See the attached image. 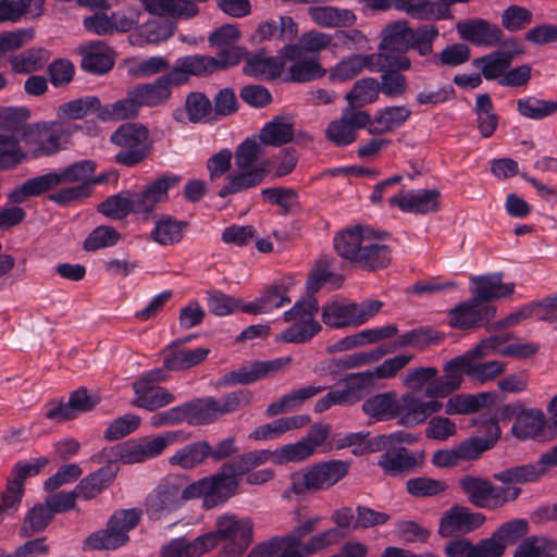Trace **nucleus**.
Segmentation results:
<instances>
[{
  "label": "nucleus",
  "instance_id": "obj_24",
  "mask_svg": "<svg viewBox=\"0 0 557 557\" xmlns=\"http://www.w3.org/2000/svg\"><path fill=\"white\" fill-rule=\"evenodd\" d=\"M484 520V516L480 512H472L462 506H454L442 517L438 532L444 537L469 533L482 525Z\"/></svg>",
  "mask_w": 557,
  "mask_h": 557
},
{
  "label": "nucleus",
  "instance_id": "obj_57",
  "mask_svg": "<svg viewBox=\"0 0 557 557\" xmlns=\"http://www.w3.org/2000/svg\"><path fill=\"white\" fill-rule=\"evenodd\" d=\"M478 128L484 138L491 137L497 128L498 115L493 109V102L487 94H481L475 100Z\"/></svg>",
  "mask_w": 557,
  "mask_h": 557
},
{
  "label": "nucleus",
  "instance_id": "obj_32",
  "mask_svg": "<svg viewBox=\"0 0 557 557\" xmlns=\"http://www.w3.org/2000/svg\"><path fill=\"white\" fill-rule=\"evenodd\" d=\"M133 389L136 397L132 404L148 411H156L175 400V396L162 386H148L143 382L133 383Z\"/></svg>",
  "mask_w": 557,
  "mask_h": 557
},
{
  "label": "nucleus",
  "instance_id": "obj_25",
  "mask_svg": "<svg viewBox=\"0 0 557 557\" xmlns=\"http://www.w3.org/2000/svg\"><path fill=\"white\" fill-rule=\"evenodd\" d=\"M470 292L476 301H490L505 298L515 292V283H503L502 273H491L470 277Z\"/></svg>",
  "mask_w": 557,
  "mask_h": 557
},
{
  "label": "nucleus",
  "instance_id": "obj_58",
  "mask_svg": "<svg viewBox=\"0 0 557 557\" xmlns=\"http://www.w3.org/2000/svg\"><path fill=\"white\" fill-rule=\"evenodd\" d=\"M101 109V102L98 97L86 96L61 104L58 112L61 116L78 120L92 113L98 114Z\"/></svg>",
  "mask_w": 557,
  "mask_h": 557
},
{
  "label": "nucleus",
  "instance_id": "obj_47",
  "mask_svg": "<svg viewBox=\"0 0 557 557\" xmlns=\"http://www.w3.org/2000/svg\"><path fill=\"white\" fill-rule=\"evenodd\" d=\"M144 9L151 14L193 17L198 8L186 0H138Z\"/></svg>",
  "mask_w": 557,
  "mask_h": 557
},
{
  "label": "nucleus",
  "instance_id": "obj_7",
  "mask_svg": "<svg viewBox=\"0 0 557 557\" xmlns=\"http://www.w3.org/2000/svg\"><path fill=\"white\" fill-rule=\"evenodd\" d=\"M348 463L331 460L315 463L292 474L290 490L296 495L329 490L348 473Z\"/></svg>",
  "mask_w": 557,
  "mask_h": 557
},
{
  "label": "nucleus",
  "instance_id": "obj_22",
  "mask_svg": "<svg viewBox=\"0 0 557 557\" xmlns=\"http://www.w3.org/2000/svg\"><path fill=\"white\" fill-rule=\"evenodd\" d=\"M459 36L475 46L493 47L497 45L503 37V32L498 25L484 18H468L456 24Z\"/></svg>",
  "mask_w": 557,
  "mask_h": 557
},
{
  "label": "nucleus",
  "instance_id": "obj_26",
  "mask_svg": "<svg viewBox=\"0 0 557 557\" xmlns=\"http://www.w3.org/2000/svg\"><path fill=\"white\" fill-rule=\"evenodd\" d=\"M188 338L178 339L164 349L163 366L170 371H182L194 368L207 359L210 348H186L182 344Z\"/></svg>",
  "mask_w": 557,
  "mask_h": 557
},
{
  "label": "nucleus",
  "instance_id": "obj_23",
  "mask_svg": "<svg viewBox=\"0 0 557 557\" xmlns=\"http://www.w3.org/2000/svg\"><path fill=\"white\" fill-rule=\"evenodd\" d=\"M495 312L494 306L472 298L449 312V323L454 327L466 330L488 322Z\"/></svg>",
  "mask_w": 557,
  "mask_h": 557
},
{
  "label": "nucleus",
  "instance_id": "obj_21",
  "mask_svg": "<svg viewBox=\"0 0 557 557\" xmlns=\"http://www.w3.org/2000/svg\"><path fill=\"white\" fill-rule=\"evenodd\" d=\"M557 467V445L541 455L536 463L506 469L494 474L503 483H525L537 480L548 468Z\"/></svg>",
  "mask_w": 557,
  "mask_h": 557
},
{
  "label": "nucleus",
  "instance_id": "obj_3",
  "mask_svg": "<svg viewBox=\"0 0 557 557\" xmlns=\"http://www.w3.org/2000/svg\"><path fill=\"white\" fill-rule=\"evenodd\" d=\"M96 164L91 160H81L66 166L61 172H49L26 180L9 193V199L14 203H23L27 199L38 197L60 184L90 182Z\"/></svg>",
  "mask_w": 557,
  "mask_h": 557
},
{
  "label": "nucleus",
  "instance_id": "obj_39",
  "mask_svg": "<svg viewBox=\"0 0 557 557\" xmlns=\"http://www.w3.org/2000/svg\"><path fill=\"white\" fill-rule=\"evenodd\" d=\"M308 14L317 25L325 28L349 27L356 22L352 11L331 5L310 7Z\"/></svg>",
  "mask_w": 557,
  "mask_h": 557
},
{
  "label": "nucleus",
  "instance_id": "obj_60",
  "mask_svg": "<svg viewBox=\"0 0 557 557\" xmlns=\"http://www.w3.org/2000/svg\"><path fill=\"white\" fill-rule=\"evenodd\" d=\"M556 548L545 536H529L518 545L513 557H554Z\"/></svg>",
  "mask_w": 557,
  "mask_h": 557
},
{
  "label": "nucleus",
  "instance_id": "obj_18",
  "mask_svg": "<svg viewBox=\"0 0 557 557\" xmlns=\"http://www.w3.org/2000/svg\"><path fill=\"white\" fill-rule=\"evenodd\" d=\"M504 45L508 48L507 50L493 51L473 61V65L481 71L483 77L487 81L497 78L500 81L510 67L515 57L524 52L517 39H508Z\"/></svg>",
  "mask_w": 557,
  "mask_h": 557
},
{
  "label": "nucleus",
  "instance_id": "obj_40",
  "mask_svg": "<svg viewBox=\"0 0 557 557\" xmlns=\"http://www.w3.org/2000/svg\"><path fill=\"white\" fill-rule=\"evenodd\" d=\"M500 436V428L494 420H488L486 437H471L457 447V454L461 460H475L493 447Z\"/></svg>",
  "mask_w": 557,
  "mask_h": 557
},
{
  "label": "nucleus",
  "instance_id": "obj_34",
  "mask_svg": "<svg viewBox=\"0 0 557 557\" xmlns=\"http://www.w3.org/2000/svg\"><path fill=\"white\" fill-rule=\"evenodd\" d=\"M310 422L308 414H297L276 419L256 428L249 435L255 441H269L284 433L306 426Z\"/></svg>",
  "mask_w": 557,
  "mask_h": 557
},
{
  "label": "nucleus",
  "instance_id": "obj_29",
  "mask_svg": "<svg viewBox=\"0 0 557 557\" xmlns=\"http://www.w3.org/2000/svg\"><path fill=\"white\" fill-rule=\"evenodd\" d=\"M119 466L109 462L81 480L75 486V493L78 494V498L92 499L114 481Z\"/></svg>",
  "mask_w": 557,
  "mask_h": 557
},
{
  "label": "nucleus",
  "instance_id": "obj_54",
  "mask_svg": "<svg viewBox=\"0 0 557 557\" xmlns=\"http://www.w3.org/2000/svg\"><path fill=\"white\" fill-rule=\"evenodd\" d=\"M29 111L21 107H0V134L22 137L28 126Z\"/></svg>",
  "mask_w": 557,
  "mask_h": 557
},
{
  "label": "nucleus",
  "instance_id": "obj_63",
  "mask_svg": "<svg viewBox=\"0 0 557 557\" xmlns=\"http://www.w3.org/2000/svg\"><path fill=\"white\" fill-rule=\"evenodd\" d=\"M253 394L248 389H237L223 396L221 399L213 398V412L216 419L221 416L232 413L248 406L252 401Z\"/></svg>",
  "mask_w": 557,
  "mask_h": 557
},
{
  "label": "nucleus",
  "instance_id": "obj_38",
  "mask_svg": "<svg viewBox=\"0 0 557 557\" xmlns=\"http://www.w3.org/2000/svg\"><path fill=\"white\" fill-rule=\"evenodd\" d=\"M324 389V386L314 385H307L297 389H293L280 397L277 400L271 403L265 409V416L271 418L292 411Z\"/></svg>",
  "mask_w": 557,
  "mask_h": 557
},
{
  "label": "nucleus",
  "instance_id": "obj_42",
  "mask_svg": "<svg viewBox=\"0 0 557 557\" xmlns=\"http://www.w3.org/2000/svg\"><path fill=\"white\" fill-rule=\"evenodd\" d=\"M410 115L411 110L405 104L385 107L379 110L369 123V132L376 134L393 132L401 127Z\"/></svg>",
  "mask_w": 557,
  "mask_h": 557
},
{
  "label": "nucleus",
  "instance_id": "obj_4",
  "mask_svg": "<svg viewBox=\"0 0 557 557\" xmlns=\"http://www.w3.org/2000/svg\"><path fill=\"white\" fill-rule=\"evenodd\" d=\"M79 125L65 122H41L28 125L22 134L28 159L50 157L66 148Z\"/></svg>",
  "mask_w": 557,
  "mask_h": 557
},
{
  "label": "nucleus",
  "instance_id": "obj_28",
  "mask_svg": "<svg viewBox=\"0 0 557 557\" xmlns=\"http://www.w3.org/2000/svg\"><path fill=\"white\" fill-rule=\"evenodd\" d=\"M285 57L293 61L288 69L290 81L305 83L325 74L319 62L313 58L304 57V52L298 46H288L285 48Z\"/></svg>",
  "mask_w": 557,
  "mask_h": 557
},
{
  "label": "nucleus",
  "instance_id": "obj_6",
  "mask_svg": "<svg viewBox=\"0 0 557 557\" xmlns=\"http://www.w3.org/2000/svg\"><path fill=\"white\" fill-rule=\"evenodd\" d=\"M348 463L331 460L315 463L292 474L290 490L296 495L329 490L348 473Z\"/></svg>",
  "mask_w": 557,
  "mask_h": 557
},
{
  "label": "nucleus",
  "instance_id": "obj_13",
  "mask_svg": "<svg viewBox=\"0 0 557 557\" xmlns=\"http://www.w3.org/2000/svg\"><path fill=\"white\" fill-rule=\"evenodd\" d=\"M227 470L189 484L187 491L193 498L202 497L203 506L213 508L227 502L237 493L238 481Z\"/></svg>",
  "mask_w": 557,
  "mask_h": 557
},
{
  "label": "nucleus",
  "instance_id": "obj_62",
  "mask_svg": "<svg viewBox=\"0 0 557 557\" xmlns=\"http://www.w3.org/2000/svg\"><path fill=\"white\" fill-rule=\"evenodd\" d=\"M267 376L263 361H256L249 366L242 367L225 374L219 382V385H246L262 380Z\"/></svg>",
  "mask_w": 557,
  "mask_h": 557
},
{
  "label": "nucleus",
  "instance_id": "obj_17",
  "mask_svg": "<svg viewBox=\"0 0 557 557\" xmlns=\"http://www.w3.org/2000/svg\"><path fill=\"white\" fill-rule=\"evenodd\" d=\"M443 409V404L437 398H429L422 400L412 392H407L398 398V412L397 418L399 424L404 426H416L422 424L432 414L440 412Z\"/></svg>",
  "mask_w": 557,
  "mask_h": 557
},
{
  "label": "nucleus",
  "instance_id": "obj_14",
  "mask_svg": "<svg viewBox=\"0 0 557 557\" xmlns=\"http://www.w3.org/2000/svg\"><path fill=\"white\" fill-rule=\"evenodd\" d=\"M505 336H491L481 341L474 348L467 351L470 355L468 376L483 384L502 374L506 367L500 361L480 362L481 359L497 354L498 344H505Z\"/></svg>",
  "mask_w": 557,
  "mask_h": 557
},
{
  "label": "nucleus",
  "instance_id": "obj_35",
  "mask_svg": "<svg viewBox=\"0 0 557 557\" xmlns=\"http://www.w3.org/2000/svg\"><path fill=\"white\" fill-rule=\"evenodd\" d=\"M187 226L188 222L163 214L156 221L150 238L161 246H173L182 242Z\"/></svg>",
  "mask_w": 557,
  "mask_h": 557
},
{
  "label": "nucleus",
  "instance_id": "obj_45",
  "mask_svg": "<svg viewBox=\"0 0 557 557\" xmlns=\"http://www.w3.org/2000/svg\"><path fill=\"white\" fill-rule=\"evenodd\" d=\"M211 453V446L206 441L195 442L183 446L169 459L172 466L182 469H193L201 465Z\"/></svg>",
  "mask_w": 557,
  "mask_h": 557
},
{
  "label": "nucleus",
  "instance_id": "obj_15",
  "mask_svg": "<svg viewBox=\"0 0 557 557\" xmlns=\"http://www.w3.org/2000/svg\"><path fill=\"white\" fill-rule=\"evenodd\" d=\"M370 122L371 116L367 111L347 106L342 111L341 117L329 124L325 135L336 146H348L356 140L357 131L366 127Z\"/></svg>",
  "mask_w": 557,
  "mask_h": 557
},
{
  "label": "nucleus",
  "instance_id": "obj_61",
  "mask_svg": "<svg viewBox=\"0 0 557 557\" xmlns=\"http://www.w3.org/2000/svg\"><path fill=\"white\" fill-rule=\"evenodd\" d=\"M518 112L531 120H541L554 114L557 111V102L554 100H544L536 97H527L518 99Z\"/></svg>",
  "mask_w": 557,
  "mask_h": 557
},
{
  "label": "nucleus",
  "instance_id": "obj_12",
  "mask_svg": "<svg viewBox=\"0 0 557 557\" xmlns=\"http://www.w3.org/2000/svg\"><path fill=\"white\" fill-rule=\"evenodd\" d=\"M253 522L249 518H237L235 515H224L218 518L216 529L207 535H213L214 546L221 540H227L222 548V557H238L251 544Z\"/></svg>",
  "mask_w": 557,
  "mask_h": 557
},
{
  "label": "nucleus",
  "instance_id": "obj_43",
  "mask_svg": "<svg viewBox=\"0 0 557 557\" xmlns=\"http://www.w3.org/2000/svg\"><path fill=\"white\" fill-rule=\"evenodd\" d=\"M294 138V123L287 116H276L267 123L260 132L257 141L265 146H283Z\"/></svg>",
  "mask_w": 557,
  "mask_h": 557
},
{
  "label": "nucleus",
  "instance_id": "obj_37",
  "mask_svg": "<svg viewBox=\"0 0 557 557\" xmlns=\"http://www.w3.org/2000/svg\"><path fill=\"white\" fill-rule=\"evenodd\" d=\"M324 389V386L314 385H307L297 389H293L280 397L277 400L271 403L265 409V416L271 418L292 411Z\"/></svg>",
  "mask_w": 557,
  "mask_h": 557
},
{
  "label": "nucleus",
  "instance_id": "obj_44",
  "mask_svg": "<svg viewBox=\"0 0 557 557\" xmlns=\"http://www.w3.org/2000/svg\"><path fill=\"white\" fill-rule=\"evenodd\" d=\"M395 7L411 17L423 21L451 17L450 10L446 7L435 9V3L431 0H395Z\"/></svg>",
  "mask_w": 557,
  "mask_h": 557
},
{
  "label": "nucleus",
  "instance_id": "obj_64",
  "mask_svg": "<svg viewBox=\"0 0 557 557\" xmlns=\"http://www.w3.org/2000/svg\"><path fill=\"white\" fill-rule=\"evenodd\" d=\"M293 286L292 278H283L280 283L270 285L259 296L267 313L289 304L288 290Z\"/></svg>",
  "mask_w": 557,
  "mask_h": 557
},
{
  "label": "nucleus",
  "instance_id": "obj_9",
  "mask_svg": "<svg viewBox=\"0 0 557 557\" xmlns=\"http://www.w3.org/2000/svg\"><path fill=\"white\" fill-rule=\"evenodd\" d=\"M319 306L314 298L297 301L293 308L285 311L283 319L293 324L276 336L277 342L302 344L309 342L321 331L315 320Z\"/></svg>",
  "mask_w": 557,
  "mask_h": 557
},
{
  "label": "nucleus",
  "instance_id": "obj_55",
  "mask_svg": "<svg viewBox=\"0 0 557 557\" xmlns=\"http://www.w3.org/2000/svg\"><path fill=\"white\" fill-rule=\"evenodd\" d=\"M52 519V511L46 503L37 504L24 517L18 534L21 537H30L42 532Z\"/></svg>",
  "mask_w": 557,
  "mask_h": 557
},
{
  "label": "nucleus",
  "instance_id": "obj_50",
  "mask_svg": "<svg viewBox=\"0 0 557 557\" xmlns=\"http://www.w3.org/2000/svg\"><path fill=\"white\" fill-rule=\"evenodd\" d=\"M22 137L0 134V170H9L28 160V153L21 146Z\"/></svg>",
  "mask_w": 557,
  "mask_h": 557
},
{
  "label": "nucleus",
  "instance_id": "obj_20",
  "mask_svg": "<svg viewBox=\"0 0 557 557\" xmlns=\"http://www.w3.org/2000/svg\"><path fill=\"white\" fill-rule=\"evenodd\" d=\"M438 199L440 191L436 189H410L392 196L388 202L404 212L428 214L440 209Z\"/></svg>",
  "mask_w": 557,
  "mask_h": 557
},
{
  "label": "nucleus",
  "instance_id": "obj_52",
  "mask_svg": "<svg viewBox=\"0 0 557 557\" xmlns=\"http://www.w3.org/2000/svg\"><path fill=\"white\" fill-rule=\"evenodd\" d=\"M351 301L348 299H336L325 304L322 308V321L331 327L341 329L354 325Z\"/></svg>",
  "mask_w": 557,
  "mask_h": 557
},
{
  "label": "nucleus",
  "instance_id": "obj_41",
  "mask_svg": "<svg viewBox=\"0 0 557 557\" xmlns=\"http://www.w3.org/2000/svg\"><path fill=\"white\" fill-rule=\"evenodd\" d=\"M398 395L395 391L376 394L362 404V411L376 421H388L397 418Z\"/></svg>",
  "mask_w": 557,
  "mask_h": 557
},
{
  "label": "nucleus",
  "instance_id": "obj_56",
  "mask_svg": "<svg viewBox=\"0 0 557 557\" xmlns=\"http://www.w3.org/2000/svg\"><path fill=\"white\" fill-rule=\"evenodd\" d=\"M380 92L379 82L375 78L367 77L357 81L350 91L346 94L345 99L348 101V106L357 108L375 102Z\"/></svg>",
  "mask_w": 557,
  "mask_h": 557
},
{
  "label": "nucleus",
  "instance_id": "obj_8",
  "mask_svg": "<svg viewBox=\"0 0 557 557\" xmlns=\"http://www.w3.org/2000/svg\"><path fill=\"white\" fill-rule=\"evenodd\" d=\"M178 438L177 432H166L154 437L127 441L110 449H103L99 457L115 458L125 465L140 463L160 456L169 444Z\"/></svg>",
  "mask_w": 557,
  "mask_h": 557
},
{
  "label": "nucleus",
  "instance_id": "obj_46",
  "mask_svg": "<svg viewBox=\"0 0 557 557\" xmlns=\"http://www.w3.org/2000/svg\"><path fill=\"white\" fill-rule=\"evenodd\" d=\"M544 425L545 416L542 410L534 408L524 409L517 417L511 432L519 440L535 438L543 432Z\"/></svg>",
  "mask_w": 557,
  "mask_h": 557
},
{
  "label": "nucleus",
  "instance_id": "obj_33",
  "mask_svg": "<svg viewBox=\"0 0 557 557\" xmlns=\"http://www.w3.org/2000/svg\"><path fill=\"white\" fill-rule=\"evenodd\" d=\"M213 547V535H200L193 541L180 537L163 546L161 557H199Z\"/></svg>",
  "mask_w": 557,
  "mask_h": 557
},
{
  "label": "nucleus",
  "instance_id": "obj_36",
  "mask_svg": "<svg viewBox=\"0 0 557 557\" xmlns=\"http://www.w3.org/2000/svg\"><path fill=\"white\" fill-rule=\"evenodd\" d=\"M411 28L407 21H395L386 25L381 32L380 50L391 53H405L410 49Z\"/></svg>",
  "mask_w": 557,
  "mask_h": 557
},
{
  "label": "nucleus",
  "instance_id": "obj_11",
  "mask_svg": "<svg viewBox=\"0 0 557 557\" xmlns=\"http://www.w3.org/2000/svg\"><path fill=\"white\" fill-rule=\"evenodd\" d=\"M189 485L184 486L176 478L168 476L147 495L145 509L150 519L160 520L181 508L193 497L187 492Z\"/></svg>",
  "mask_w": 557,
  "mask_h": 557
},
{
  "label": "nucleus",
  "instance_id": "obj_5",
  "mask_svg": "<svg viewBox=\"0 0 557 557\" xmlns=\"http://www.w3.org/2000/svg\"><path fill=\"white\" fill-rule=\"evenodd\" d=\"M140 511L137 509H121L109 519L104 529L98 530L87 536L83 542L84 550H110L124 546L128 540V532L139 522Z\"/></svg>",
  "mask_w": 557,
  "mask_h": 557
},
{
  "label": "nucleus",
  "instance_id": "obj_2",
  "mask_svg": "<svg viewBox=\"0 0 557 557\" xmlns=\"http://www.w3.org/2000/svg\"><path fill=\"white\" fill-rule=\"evenodd\" d=\"M386 232L356 225L338 232L333 239L337 255L367 271L385 269L392 262V249L384 243Z\"/></svg>",
  "mask_w": 557,
  "mask_h": 557
},
{
  "label": "nucleus",
  "instance_id": "obj_49",
  "mask_svg": "<svg viewBox=\"0 0 557 557\" xmlns=\"http://www.w3.org/2000/svg\"><path fill=\"white\" fill-rule=\"evenodd\" d=\"M44 0H0V22H17L24 14L39 16Z\"/></svg>",
  "mask_w": 557,
  "mask_h": 557
},
{
  "label": "nucleus",
  "instance_id": "obj_31",
  "mask_svg": "<svg viewBox=\"0 0 557 557\" xmlns=\"http://www.w3.org/2000/svg\"><path fill=\"white\" fill-rule=\"evenodd\" d=\"M213 58L208 55H187L176 60L173 69L168 73L172 82L178 86L185 83L190 75H206L213 72Z\"/></svg>",
  "mask_w": 557,
  "mask_h": 557
},
{
  "label": "nucleus",
  "instance_id": "obj_1",
  "mask_svg": "<svg viewBox=\"0 0 557 557\" xmlns=\"http://www.w3.org/2000/svg\"><path fill=\"white\" fill-rule=\"evenodd\" d=\"M263 150L256 138H246L237 146L234 154L224 148L207 160L211 182L226 175L225 184L218 191L219 197L226 198L263 183L270 173L269 162L256 164Z\"/></svg>",
  "mask_w": 557,
  "mask_h": 557
},
{
  "label": "nucleus",
  "instance_id": "obj_27",
  "mask_svg": "<svg viewBox=\"0 0 557 557\" xmlns=\"http://www.w3.org/2000/svg\"><path fill=\"white\" fill-rule=\"evenodd\" d=\"M422 458L423 455L421 453L409 451L400 447L382 454L377 460V466L386 475L398 476L413 470L421 463Z\"/></svg>",
  "mask_w": 557,
  "mask_h": 557
},
{
  "label": "nucleus",
  "instance_id": "obj_51",
  "mask_svg": "<svg viewBox=\"0 0 557 557\" xmlns=\"http://www.w3.org/2000/svg\"><path fill=\"white\" fill-rule=\"evenodd\" d=\"M459 486L471 504L480 508L490 507L492 483L488 480L467 475L459 480Z\"/></svg>",
  "mask_w": 557,
  "mask_h": 557
},
{
  "label": "nucleus",
  "instance_id": "obj_53",
  "mask_svg": "<svg viewBox=\"0 0 557 557\" xmlns=\"http://www.w3.org/2000/svg\"><path fill=\"white\" fill-rule=\"evenodd\" d=\"M99 212L113 220H122L129 213H139L135 195L129 193L110 196L99 205Z\"/></svg>",
  "mask_w": 557,
  "mask_h": 557
},
{
  "label": "nucleus",
  "instance_id": "obj_48",
  "mask_svg": "<svg viewBox=\"0 0 557 557\" xmlns=\"http://www.w3.org/2000/svg\"><path fill=\"white\" fill-rule=\"evenodd\" d=\"M140 106L135 92L129 89L126 97L113 103H108L98 113L102 121H120L136 117L139 114Z\"/></svg>",
  "mask_w": 557,
  "mask_h": 557
},
{
  "label": "nucleus",
  "instance_id": "obj_19",
  "mask_svg": "<svg viewBox=\"0 0 557 557\" xmlns=\"http://www.w3.org/2000/svg\"><path fill=\"white\" fill-rule=\"evenodd\" d=\"M182 181L177 174H165L150 182L140 193H135L136 209L139 213H150L158 205L169 200V191Z\"/></svg>",
  "mask_w": 557,
  "mask_h": 557
},
{
  "label": "nucleus",
  "instance_id": "obj_30",
  "mask_svg": "<svg viewBox=\"0 0 557 557\" xmlns=\"http://www.w3.org/2000/svg\"><path fill=\"white\" fill-rule=\"evenodd\" d=\"M176 86L166 73L153 83L138 84L133 87L135 97L141 107H158L165 103L171 97V88Z\"/></svg>",
  "mask_w": 557,
  "mask_h": 557
},
{
  "label": "nucleus",
  "instance_id": "obj_59",
  "mask_svg": "<svg viewBox=\"0 0 557 557\" xmlns=\"http://www.w3.org/2000/svg\"><path fill=\"white\" fill-rule=\"evenodd\" d=\"M333 258L329 256L321 257L315 265L313 273L307 282L308 290L315 293L325 283H332L335 287L342 285L344 277L332 271Z\"/></svg>",
  "mask_w": 557,
  "mask_h": 557
},
{
  "label": "nucleus",
  "instance_id": "obj_10",
  "mask_svg": "<svg viewBox=\"0 0 557 557\" xmlns=\"http://www.w3.org/2000/svg\"><path fill=\"white\" fill-rule=\"evenodd\" d=\"M110 139L121 148L115 154V161L126 166H134L144 161L151 148L147 127L138 123L122 124L112 133Z\"/></svg>",
  "mask_w": 557,
  "mask_h": 557
},
{
  "label": "nucleus",
  "instance_id": "obj_16",
  "mask_svg": "<svg viewBox=\"0 0 557 557\" xmlns=\"http://www.w3.org/2000/svg\"><path fill=\"white\" fill-rule=\"evenodd\" d=\"M470 355L467 352L447 361L443 371L444 374L429 384L424 389L428 398H445L459 389L463 382V374L468 375Z\"/></svg>",
  "mask_w": 557,
  "mask_h": 557
}]
</instances>
